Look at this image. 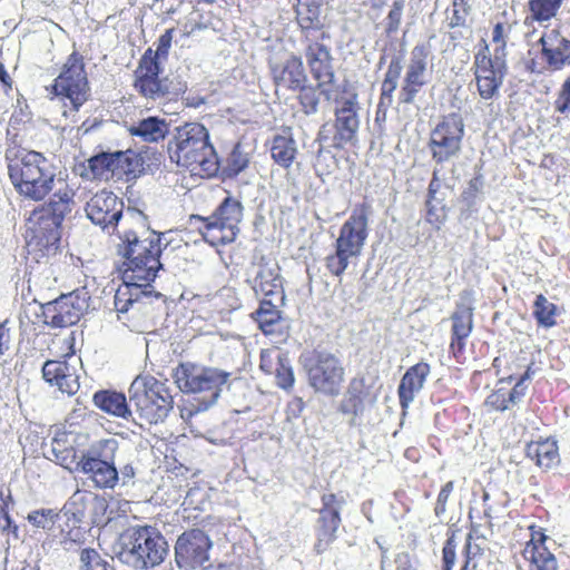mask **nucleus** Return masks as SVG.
I'll list each match as a JSON object with an SVG mask.
<instances>
[{
	"label": "nucleus",
	"instance_id": "obj_26",
	"mask_svg": "<svg viewBox=\"0 0 570 570\" xmlns=\"http://www.w3.org/2000/svg\"><path fill=\"white\" fill-rule=\"evenodd\" d=\"M449 189L450 186L441 180L439 170L434 169L425 199V220L436 230L441 229L448 217V207L444 200L445 191Z\"/></svg>",
	"mask_w": 570,
	"mask_h": 570
},
{
	"label": "nucleus",
	"instance_id": "obj_30",
	"mask_svg": "<svg viewBox=\"0 0 570 570\" xmlns=\"http://www.w3.org/2000/svg\"><path fill=\"white\" fill-rule=\"evenodd\" d=\"M524 454L537 468L543 471L557 468L561 461L558 441L553 436L539 438L528 442Z\"/></svg>",
	"mask_w": 570,
	"mask_h": 570
},
{
	"label": "nucleus",
	"instance_id": "obj_55",
	"mask_svg": "<svg viewBox=\"0 0 570 570\" xmlns=\"http://www.w3.org/2000/svg\"><path fill=\"white\" fill-rule=\"evenodd\" d=\"M483 554V549L473 542V534L470 532L465 539L463 549L464 562L460 570H475L476 562L474 559Z\"/></svg>",
	"mask_w": 570,
	"mask_h": 570
},
{
	"label": "nucleus",
	"instance_id": "obj_47",
	"mask_svg": "<svg viewBox=\"0 0 570 570\" xmlns=\"http://www.w3.org/2000/svg\"><path fill=\"white\" fill-rule=\"evenodd\" d=\"M118 153L120 156H118L117 160V176H127L128 178H136L144 173V159L138 153L131 149Z\"/></svg>",
	"mask_w": 570,
	"mask_h": 570
},
{
	"label": "nucleus",
	"instance_id": "obj_51",
	"mask_svg": "<svg viewBox=\"0 0 570 570\" xmlns=\"http://www.w3.org/2000/svg\"><path fill=\"white\" fill-rule=\"evenodd\" d=\"M249 159L245 153H243L237 145L229 153L225 161L224 171L228 177H235L247 168Z\"/></svg>",
	"mask_w": 570,
	"mask_h": 570
},
{
	"label": "nucleus",
	"instance_id": "obj_62",
	"mask_svg": "<svg viewBox=\"0 0 570 570\" xmlns=\"http://www.w3.org/2000/svg\"><path fill=\"white\" fill-rule=\"evenodd\" d=\"M394 563L396 570H417L416 562L407 552L396 554Z\"/></svg>",
	"mask_w": 570,
	"mask_h": 570
},
{
	"label": "nucleus",
	"instance_id": "obj_64",
	"mask_svg": "<svg viewBox=\"0 0 570 570\" xmlns=\"http://www.w3.org/2000/svg\"><path fill=\"white\" fill-rule=\"evenodd\" d=\"M52 451L55 452L56 459L65 468H69V464L72 463L75 460V450L72 448L62 451L61 456L57 453L58 450L56 445H53Z\"/></svg>",
	"mask_w": 570,
	"mask_h": 570
},
{
	"label": "nucleus",
	"instance_id": "obj_40",
	"mask_svg": "<svg viewBox=\"0 0 570 570\" xmlns=\"http://www.w3.org/2000/svg\"><path fill=\"white\" fill-rule=\"evenodd\" d=\"M119 153H100L87 160L85 170L80 174L82 178L90 180H109L117 176Z\"/></svg>",
	"mask_w": 570,
	"mask_h": 570
},
{
	"label": "nucleus",
	"instance_id": "obj_3",
	"mask_svg": "<svg viewBox=\"0 0 570 570\" xmlns=\"http://www.w3.org/2000/svg\"><path fill=\"white\" fill-rule=\"evenodd\" d=\"M8 175L16 191L32 202H42L53 189L56 173L51 163L39 151L6 150Z\"/></svg>",
	"mask_w": 570,
	"mask_h": 570
},
{
	"label": "nucleus",
	"instance_id": "obj_48",
	"mask_svg": "<svg viewBox=\"0 0 570 570\" xmlns=\"http://www.w3.org/2000/svg\"><path fill=\"white\" fill-rule=\"evenodd\" d=\"M60 517L61 513L56 509H38L31 511L27 515V520L33 528L42 529L48 532L49 537H52Z\"/></svg>",
	"mask_w": 570,
	"mask_h": 570
},
{
	"label": "nucleus",
	"instance_id": "obj_20",
	"mask_svg": "<svg viewBox=\"0 0 570 570\" xmlns=\"http://www.w3.org/2000/svg\"><path fill=\"white\" fill-rule=\"evenodd\" d=\"M268 67L276 95L287 91L296 92L307 82L302 58L292 52L283 58H272Z\"/></svg>",
	"mask_w": 570,
	"mask_h": 570
},
{
	"label": "nucleus",
	"instance_id": "obj_18",
	"mask_svg": "<svg viewBox=\"0 0 570 570\" xmlns=\"http://www.w3.org/2000/svg\"><path fill=\"white\" fill-rule=\"evenodd\" d=\"M160 71L159 61L153 56V49L148 48L134 72L132 85L135 90L147 100L156 101L169 95L167 78H160Z\"/></svg>",
	"mask_w": 570,
	"mask_h": 570
},
{
	"label": "nucleus",
	"instance_id": "obj_41",
	"mask_svg": "<svg viewBox=\"0 0 570 570\" xmlns=\"http://www.w3.org/2000/svg\"><path fill=\"white\" fill-rule=\"evenodd\" d=\"M128 132L145 142H158L168 134V124L164 118L149 116L131 125Z\"/></svg>",
	"mask_w": 570,
	"mask_h": 570
},
{
	"label": "nucleus",
	"instance_id": "obj_27",
	"mask_svg": "<svg viewBox=\"0 0 570 570\" xmlns=\"http://www.w3.org/2000/svg\"><path fill=\"white\" fill-rule=\"evenodd\" d=\"M321 8L322 0H297L296 20L302 30L303 39L307 36L330 38Z\"/></svg>",
	"mask_w": 570,
	"mask_h": 570
},
{
	"label": "nucleus",
	"instance_id": "obj_42",
	"mask_svg": "<svg viewBox=\"0 0 570 570\" xmlns=\"http://www.w3.org/2000/svg\"><path fill=\"white\" fill-rule=\"evenodd\" d=\"M401 71L402 65L400 58H393L387 66V69L384 73V79L381 83L376 118H379V115L382 110L385 114L386 109L392 106L393 94L397 87Z\"/></svg>",
	"mask_w": 570,
	"mask_h": 570
},
{
	"label": "nucleus",
	"instance_id": "obj_36",
	"mask_svg": "<svg viewBox=\"0 0 570 570\" xmlns=\"http://www.w3.org/2000/svg\"><path fill=\"white\" fill-rule=\"evenodd\" d=\"M86 529L73 513H62L51 538L63 549L70 550L76 546H82L86 542Z\"/></svg>",
	"mask_w": 570,
	"mask_h": 570
},
{
	"label": "nucleus",
	"instance_id": "obj_45",
	"mask_svg": "<svg viewBox=\"0 0 570 570\" xmlns=\"http://www.w3.org/2000/svg\"><path fill=\"white\" fill-rule=\"evenodd\" d=\"M75 191L71 187L65 186L58 189L49 203L42 204V207H47L49 212H52L53 216H57L62 222L66 215L70 214L73 207Z\"/></svg>",
	"mask_w": 570,
	"mask_h": 570
},
{
	"label": "nucleus",
	"instance_id": "obj_43",
	"mask_svg": "<svg viewBox=\"0 0 570 570\" xmlns=\"http://www.w3.org/2000/svg\"><path fill=\"white\" fill-rule=\"evenodd\" d=\"M564 0H528L524 23H542L557 17Z\"/></svg>",
	"mask_w": 570,
	"mask_h": 570
},
{
	"label": "nucleus",
	"instance_id": "obj_32",
	"mask_svg": "<svg viewBox=\"0 0 570 570\" xmlns=\"http://www.w3.org/2000/svg\"><path fill=\"white\" fill-rule=\"evenodd\" d=\"M531 366L527 368L524 374L517 381L511 390L497 387L485 399L484 405L489 411L504 412L511 410L519 404L525 395L527 386L524 382L530 379Z\"/></svg>",
	"mask_w": 570,
	"mask_h": 570
},
{
	"label": "nucleus",
	"instance_id": "obj_46",
	"mask_svg": "<svg viewBox=\"0 0 570 570\" xmlns=\"http://www.w3.org/2000/svg\"><path fill=\"white\" fill-rule=\"evenodd\" d=\"M557 305L549 302L543 294H538L533 302L532 311V315L535 318L538 326L544 328L553 327L557 324Z\"/></svg>",
	"mask_w": 570,
	"mask_h": 570
},
{
	"label": "nucleus",
	"instance_id": "obj_28",
	"mask_svg": "<svg viewBox=\"0 0 570 570\" xmlns=\"http://www.w3.org/2000/svg\"><path fill=\"white\" fill-rule=\"evenodd\" d=\"M253 288L269 299L285 301V291L281 268L277 263L265 262L258 264V271L254 278Z\"/></svg>",
	"mask_w": 570,
	"mask_h": 570
},
{
	"label": "nucleus",
	"instance_id": "obj_63",
	"mask_svg": "<svg viewBox=\"0 0 570 570\" xmlns=\"http://www.w3.org/2000/svg\"><path fill=\"white\" fill-rule=\"evenodd\" d=\"M305 409V402L299 396H294L287 404L286 413L288 416L298 417Z\"/></svg>",
	"mask_w": 570,
	"mask_h": 570
},
{
	"label": "nucleus",
	"instance_id": "obj_8",
	"mask_svg": "<svg viewBox=\"0 0 570 570\" xmlns=\"http://www.w3.org/2000/svg\"><path fill=\"white\" fill-rule=\"evenodd\" d=\"M229 377V372L190 362L180 363L174 372V379L179 390L184 393L202 395L204 409L217 401Z\"/></svg>",
	"mask_w": 570,
	"mask_h": 570
},
{
	"label": "nucleus",
	"instance_id": "obj_23",
	"mask_svg": "<svg viewBox=\"0 0 570 570\" xmlns=\"http://www.w3.org/2000/svg\"><path fill=\"white\" fill-rule=\"evenodd\" d=\"M528 530L530 539L522 550L524 570H558L556 556L546 546L549 540L546 529L533 523Z\"/></svg>",
	"mask_w": 570,
	"mask_h": 570
},
{
	"label": "nucleus",
	"instance_id": "obj_22",
	"mask_svg": "<svg viewBox=\"0 0 570 570\" xmlns=\"http://www.w3.org/2000/svg\"><path fill=\"white\" fill-rule=\"evenodd\" d=\"M330 38L309 37L303 39L305 43V58L312 77L321 87L334 82L335 72L331 49L324 43Z\"/></svg>",
	"mask_w": 570,
	"mask_h": 570
},
{
	"label": "nucleus",
	"instance_id": "obj_5",
	"mask_svg": "<svg viewBox=\"0 0 570 570\" xmlns=\"http://www.w3.org/2000/svg\"><path fill=\"white\" fill-rule=\"evenodd\" d=\"M333 101L334 121L323 124L317 136L320 141H331L333 148L342 149L356 137L360 128L358 95L348 85H343Z\"/></svg>",
	"mask_w": 570,
	"mask_h": 570
},
{
	"label": "nucleus",
	"instance_id": "obj_31",
	"mask_svg": "<svg viewBox=\"0 0 570 570\" xmlns=\"http://www.w3.org/2000/svg\"><path fill=\"white\" fill-rule=\"evenodd\" d=\"M285 301L263 298L258 308L250 314L254 322L265 336H286L282 331L283 317L281 307Z\"/></svg>",
	"mask_w": 570,
	"mask_h": 570
},
{
	"label": "nucleus",
	"instance_id": "obj_38",
	"mask_svg": "<svg viewBox=\"0 0 570 570\" xmlns=\"http://www.w3.org/2000/svg\"><path fill=\"white\" fill-rule=\"evenodd\" d=\"M370 397V387L364 377H353L348 384L344 399L340 403V412L352 415L353 419L363 414Z\"/></svg>",
	"mask_w": 570,
	"mask_h": 570
},
{
	"label": "nucleus",
	"instance_id": "obj_21",
	"mask_svg": "<svg viewBox=\"0 0 570 570\" xmlns=\"http://www.w3.org/2000/svg\"><path fill=\"white\" fill-rule=\"evenodd\" d=\"M210 546V540L203 530L185 531L178 537L175 546V558L178 567L186 570L202 567L208 561Z\"/></svg>",
	"mask_w": 570,
	"mask_h": 570
},
{
	"label": "nucleus",
	"instance_id": "obj_10",
	"mask_svg": "<svg viewBox=\"0 0 570 570\" xmlns=\"http://www.w3.org/2000/svg\"><path fill=\"white\" fill-rule=\"evenodd\" d=\"M465 134L463 117L459 112L443 115L430 132L428 147L432 160L442 165L460 155Z\"/></svg>",
	"mask_w": 570,
	"mask_h": 570
},
{
	"label": "nucleus",
	"instance_id": "obj_29",
	"mask_svg": "<svg viewBox=\"0 0 570 570\" xmlns=\"http://www.w3.org/2000/svg\"><path fill=\"white\" fill-rule=\"evenodd\" d=\"M42 377L51 386L68 395H75L79 390L76 370L66 360H48L42 366Z\"/></svg>",
	"mask_w": 570,
	"mask_h": 570
},
{
	"label": "nucleus",
	"instance_id": "obj_15",
	"mask_svg": "<svg viewBox=\"0 0 570 570\" xmlns=\"http://www.w3.org/2000/svg\"><path fill=\"white\" fill-rule=\"evenodd\" d=\"M430 53L429 43L420 42L412 48L399 92L400 104H413L417 94L429 83L431 76Z\"/></svg>",
	"mask_w": 570,
	"mask_h": 570
},
{
	"label": "nucleus",
	"instance_id": "obj_52",
	"mask_svg": "<svg viewBox=\"0 0 570 570\" xmlns=\"http://www.w3.org/2000/svg\"><path fill=\"white\" fill-rule=\"evenodd\" d=\"M406 7V0H393L387 16L385 18V31L387 35H392L399 31L403 12Z\"/></svg>",
	"mask_w": 570,
	"mask_h": 570
},
{
	"label": "nucleus",
	"instance_id": "obj_4",
	"mask_svg": "<svg viewBox=\"0 0 570 570\" xmlns=\"http://www.w3.org/2000/svg\"><path fill=\"white\" fill-rule=\"evenodd\" d=\"M372 206L368 202L356 204L342 224L333 243V252L324 258L330 275L342 278L350 265H356L368 237Z\"/></svg>",
	"mask_w": 570,
	"mask_h": 570
},
{
	"label": "nucleus",
	"instance_id": "obj_57",
	"mask_svg": "<svg viewBox=\"0 0 570 570\" xmlns=\"http://www.w3.org/2000/svg\"><path fill=\"white\" fill-rule=\"evenodd\" d=\"M470 0H452V16L449 26L451 28L463 27L466 18L470 14L471 6Z\"/></svg>",
	"mask_w": 570,
	"mask_h": 570
},
{
	"label": "nucleus",
	"instance_id": "obj_9",
	"mask_svg": "<svg viewBox=\"0 0 570 570\" xmlns=\"http://www.w3.org/2000/svg\"><path fill=\"white\" fill-rule=\"evenodd\" d=\"M47 91L51 94V99L59 98L62 101L70 102L71 111L79 109L90 98V85L85 68L83 57L73 51L63 63L60 73L53 82L47 87Z\"/></svg>",
	"mask_w": 570,
	"mask_h": 570
},
{
	"label": "nucleus",
	"instance_id": "obj_13",
	"mask_svg": "<svg viewBox=\"0 0 570 570\" xmlns=\"http://www.w3.org/2000/svg\"><path fill=\"white\" fill-rule=\"evenodd\" d=\"M540 52L525 62L528 71L538 75L557 72L570 66V40L556 29L544 32L539 39Z\"/></svg>",
	"mask_w": 570,
	"mask_h": 570
},
{
	"label": "nucleus",
	"instance_id": "obj_17",
	"mask_svg": "<svg viewBox=\"0 0 570 570\" xmlns=\"http://www.w3.org/2000/svg\"><path fill=\"white\" fill-rule=\"evenodd\" d=\"M322 507L318 510V518L315 524V542L313 550L321 556L328 551L332 543L337 539L342 525L341 508L344 499L335 493H325L321 497Z\"/></svg>",
	"mask_w": 570,
	"mask_h": 570
},
{
	"label": "nucleus",
	"instance_id": "obj_7",
	"mask_svg": "<svg viewBox=\"0 0 570 570\" xmlns=\"http://www.w3.org/2000/svg\"><path fill=\"white\" fill-rule=\"evenodd\" d=\"M242 203L227 196L209 216L191 215L190 219L198 223L197 230L210 246L217 247L233 243L243 218Z\"/></svg>",
	"mask_w": 570,
	"mask_h": 570
},
{
	"label": "nucleus",
	"instance_id": "obj_58",
	"mask_svg": "<svg viewBox=\"0 0 570 570\" xmlns=\"http://www.w3.org/2000/svg\"><path fill=\"white\" fill-rule=\"evenodd\" d=\"M454 490V481H448L445 484L442 485L440 489L436 501L434 504V514L436 518H441L446 512L448 501L450 499V495L452 494Z\"/></svg>",
	"mask_w": 570,
	"mask_h": 570
},
{
	"label": "nucleus",
	"instance_id": "obj_59",
	"mask_svg": "<svg viewBox=\"0 0 570 570\" xmlns=\"http://www.w3.org/2000/svg\"><path fill=\"white\" fill-rule=\"evenodd\" d=\"M554 109L560 114L570 112V76L561 85L554 100Z\"/></svg>",
	"mask_w": 570,
	"mask_h": 570
},
{
	"label": "nucleus",
	"instance_id": "obj_50",
	"mask_svg": "<svg viewBox=\"0 0 570 570\" xmlns=\"http://www.w3.org/2000/svg\"><path fill=\"white\" fill-rule=\"evenodd\" d=\"M79 570H115L94 548H85L79 556Z\"/></svg>",
	"mask_w": 570,
	"mask_h": 570
},
{
	"label": "nucleus",
	"instance_id": "obj_44",
	"mask_svg": "<svg viewBox=\"0 0 570 570\" xmlns=\"http://www.w3.org/2000/svg\"><path fill=\"white\" fill-rule=\"evenodd\" d=\"M297 100L303 114L306 116L314 115L318 110L321 102V95H324L327 100L332 99V94L328 88L317 85H307L305 82L297 89Z\"/></svg>",
	"mask_w": 570,
	"mask_h": 570
},
{
	"label": "nucleus",
	"instance_id": "obj_56",
	"mask_svg": "<svg viewBox=\"0 0 570 570\" xmlns=\"http://www.w3.org/2000/svg\"><path fill=\"white\" fill-rule=\"evenodd\" d=\"M455 531H448L446 540L442 548V570H452L456 560Z\"/></svg>",
	"mask_w": 570,
	"mask_h": 570
},
{
	"label": "nucleus",
	"instance_id": "obj_2",
	"mask_svg": "<svg viewBox=\"0 0 570 570\" xmlns=\"http://www.w3.org/2000/svg\"><path fill=\"white\" fill-rule=\"evenodd\" d=\"M167 153L171 163L202 178L214 177L219 160L207 128L199 122H185L175 128Z\"/></svg>",
	"mask_w": 570,
	"mask_h": 570
},
{
	"label": "nucleus",
	"instance_id": "obj_60",
	"mask_svg": "<svg viewBox=\"0 0 570 570\" xmlns=\"http://www.w3.org/2000/svg\"><path fill=\"white\" fill-rule=\"evenodd\" d=\"M174 31V28L167 29L158 38L156 51L153 50V56L156 57L157 61L159 58H166L168 56L169 49L171 47Z\"/></svg>",
	"mask_w": 570,
	"mask_h": 570
},
{
	"label": "nucleus",
	"instance_id": "obj_1",
	"mask_svg": "<svg viewBox=\"0 0 570 570\" xmlns=\"http://www.w3.org/2000/svg\"><path fill=\"white\" fill-rule=\"evenodd\" d=\"M164 234L146 230L138 234L135 230L119 233L121 243L118 245V254L122 257L119 272L122 285L115 294V307L120 313H126L135 299L130 296V288L148 287L161 268V237Z\"/></svg>",
	"mask_w": 570,
	"mask_h": 570
},
{
	"label": "nucleus",
	"instance_id": "obj_24",
	"mask_svg": "<svg viewBox=\"0 0 570 570\" xmlns=\"http://www.w3.org/2000/svg\"><path fill=\"white\" fill-rule=\"evenodd\" d=\"M124 203L112 191L100 190L87 203L88 218L104 229L115 227L122 216Z\"/></svg>",
	"mask_w": 570,
	"mask_h": 570
},
{
	"label": "nucleus",
	"instance_id": "obj_33",
	"mask_svg": "<svg viewBox=\"0 0 570 570\" xmlns=\"http://www.w3.org/2000/svg\"><path fill=\"white\" fill-rule=\"evenodd\" d=\"M430 371V365L425 362H419L406 370L397 387L399 402L403 410L409 407L416 393L423 389Z\"/></svg>",
	"mask_w": 570,
	"mask_h": 570
},
{
	"label": "nucleus",
	"instance_id": "obj_61",
	"mask_svg": "<svg viewBox=\"0 0 570 570\" xmlns=\"http://www.w3.org/2000/svg\"><path fill=\"white\" fill-rule=\"evenodd\" d=\"M57 345H59V353L61 357L67 358L75 355V337L72 334L63 338H59L57 341Z\"/></svg>",
	"mask_w": 570,
	"mask_h": 570
},
{
	"label": "nucleus",
	"instance_id": "obj_53",
	"mask_svg": "<svg viewBox=\"0 0 570 570\" xmlns=\"http://www.w3.org/2000/svg\"><path fill=\"white\" fill-rule=\"evenodd\" d=\"M272 375L275 376L276 385L279 389L285 391H289L293 389L295 383V376L293 367L287 356L283 358V362L276 367L275 372Z\"/></svg>",
	"mask_w": 570,
	"mask_h": 570
},
{
	"label": "nucleus",
	"instance_id": "obj_14",
	"mask_svg": "<svg viewBox=\"0 0 570 570\" xmlns=\"http://www.w3.org/2000/svg\"><path fill=\"white\" fill-rule=\"evenodd\" d=\"M27 224L30 233L29 247L41 257L56 254L60 244L62 220L40 205L31 212Z\"/></svg>",
	"mask_w": 570,
	"mask_h": 570
},
{
	"label": "nucleus",
	"instance_id": "obj_25",
	"mask_svg": "<svg viewBox=\"0 0 570 570\" xmlns=\"http://www.w3.org/2000/svg\"><path fill=\"white\" fill-rule=\"evenodd\" d=\"M450 320L451 340L449 350L455 361L462 363L465 358L466 341L474 327V308L471 305L459 303Z\"/></svg>",
	"mask_w": 570,
	"mask_h": 570
},
{
	"label": "nucleus",
	"instance_id": "obj_49",
	"mask_svg": "<svg viewBox=\"0 0 570 570\" xmlns=\"http://www.w3.org/2000/svg\"><path fill=\"white\" fill-rule=\"evenodd\" d=\"M31 127V116L22 109L14 111L9 120L7 139L14 146L22 142L27 131Z\"/></svg>",
	"mask_w": 570,
	"mask_h": 570
},
{
	"label": "nucleus",
	"instance_id": "obj_54",
	"mask_svg": "<svg viewBox=\"0 0 570 570\" xmlns=\"http://www.w3.org/2000/svg\"><path fill=\"white\" fill-rule=\"evenodd\" d=\"M287 355L277 351V348L262 350L259 356V368L267 375H272L276 367Z\"/></svg>",
	"mask_w": 570,
	"mask_h": 570
},
{
	"label": "nucleus",
	"instance_id": "obj_37",
	"mask_svg": "<svg viewBox=\"0 0 570 570\" xmlns=\"http://www.w3.org/2000/svg\"><path fill=\"white\" fill-rule=\"evenodd\" d=\"M271 157L275 164L288 169L294 164L298 150L291 127H283L271 140Z\"/></svg>",
	"mask_w": 570,
	"mask_h": 570
},
{
	"label": "nucleus",
	"instance_id": "obj_16",
	"mask_svg": "<svg viewBox=\"0 0 570 570\" xmlns=\"http://www.w3.org/2000/svg\"><path fill=\"white\" fill-rule=\"evenodd\" d=\"M472 70L480 98L483 100L499 98L509 70L508 60L491 58L488 51L474 53Z\"/></svg>",
	"mask_w": 570,
	"mask_h": 570
},
{
	"label": "nucleus",
	"instance_id": "obj_12",
	"mask_svg": "<svg viewBox=\"0 0 570 570\" xmlns=\"http://www.w3.org/2000/svg\"><path fill=\"white\" fill-rule=\"evenodd\" d=\"M124 550L141 568H153L165 560L168 553V544L157 529L142 525L127 531L122 543Z\"/></svg>",
	"mask_w": 570,
	"mask_h": 570
},
{
	"label": "nucleus",
	"instance_id": "obj_39",
	"mask_svg": "<svg viewBox=\"0 0 570 570\" xmlns=\"http://www.w3.org/2000/svg\"><path fill=\"white\" fill-rule=\"evenodd\" d=\"M92 403L104 413L115 417L128 421L132 415L127 397L122 392L115 390H99L94 393Z\"/></svg>",
	"mask_w": 570,
	"mask_h": 570
},
{
	"label": "nucleus",
	"instance_id": "obj_34",
	"mask_svg": "<svg viewBox=\"0 0 570 570\" xmlns=\"http://www.w3.org/2000/svg\"><path fill=\"white\" fill-rule=\"evenodd\" d=\"M85 474H89L99 488H114L118 481V471L112 463L83 454L77 463Z\"/></svg>",
	"mask_w": 570,
	"mask_h": 570
},
{
	"label": "nucleus",
	"instance_id": "obj_19",
	"mask_svg": "<svg viewBox=\"0 0 570 570\" xmlns=\"http://www.w3.org/2000/svg\"><path fill=\"white\" fill-rule=\"evenodd\" d=\"M87 307V301L78 293L63 294L42 306L43 323L56 328L72 326L79 322Z\"/></svg>",
	"mask_w": 570,
	"mask_h": 570
},
{
	"label": "nucleus",
	"instance_id": "obj_35",
	"mask_svg": "<svg viewBox=\"0 0 570 570\" xmlns=\"http://www.w3.org/2000/svg\"><path fill=\"white\" fill-rule=\"evenodd\" d=\"M512 31V23L508 20L492 22L490 39L482 38L475 53L488 51L489 56L499 60H507V45Z\"/></svg>",
	"mask_w": 570,
	"mask_h": 570
},
{
	"label": "nucleus",
	"instance_id": "obj_11",
	"mask_svg": "<svg viewBox=\"0 0 570 570\" xmlns=\"http://www.w3.org/2000/svg\"><path fill=\"white\" fill-rule=\"evenodd\" d=\"M309 386L327 396L340 394L345 380V368L332 353L313 351L304 364Z\"/></svg>",
	"mask_w": 570,
	"mask_h": 570
},
{
	"label": "nucleus",
	"instance_id": "obj_6",
	"mask_svg": "<svg viewBox=\"0 0 570 570\" xmlns=\"http://www.w3.org/2000/svg\"><path fill=\"white\" fill-rule=\"evenodd\" d=\"M129 400L146 424L163 422L173 409V396L165 383L151 375H138L129 387Z\"/></svg>",
	"mask_w": 570,
	"mask_h": 570
}]
</instances>
